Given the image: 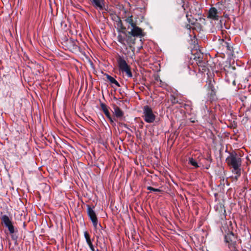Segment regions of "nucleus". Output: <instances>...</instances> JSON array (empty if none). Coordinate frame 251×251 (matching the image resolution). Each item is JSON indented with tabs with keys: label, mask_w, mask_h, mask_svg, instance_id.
Masks as SVG:
<instances>
[{
	"label": "nucleus",
	"mask_w": 251,
	"mask_h": 251,
	"mask_svg": "<svg viewBox=\"0 0 251 251\" xmlns=\"http://www.w3.org/2000/svg\"><path fill=\"white\" fill-rule=\"evenodd\" d=\"M0 219L1 224L7 228L9 236H8L9 251H15L16 237L14 235L15 229L12 221L6 215H2Z\"/></svg>",
	"instance_id": "f257e3e1"
},
{
	"label": "nucleus",
	"mask_w": 251,
	"mask_h": 251,
	"mask_svg": "<svg viewBox=\"0 0 251 251\" xmlns=\"http://www.w3.org/2000/svg\"><path fill=\"white\" fill-rule=\"evenodd\" d=\"M226 162L232 168V172L236 175L235 178L237 179L241 175L242 159L235 151L229 152V156L226 159Z\"/></svg>",
	"instance_id": "f03ea898"
},
{
	"label": "nucleus",
	"mask_w": 251,
	"mask_h": 251,
	"mask_svg": "<svg viewBox=\"0 0 251 251\" xmlns=\"http://www.w3.org/2000/svg\"><path fill=\"white\" fill-rule=\"evenodd\" d=\"M225 230L224 242L230 251L237 249L238 242L240 240L237 235L228 228Z\"/></svg>",
	"instance_id": "7ed1b4c3"
},
{
	"label": "nucleus",
	"mask_w": 251,
	"mask_h": 251,
	"mask_svg": "<svg viewBox=\"0 0 251 251\" xmlns=\"http://www.w3.org/2000/svg\"><path fill=\"white\" fill-rule=\"evenodd\" d=\"M125 21L128 23L131 26L130 30L128 31V33L132 36L139 37L141 38L145 35V33L143 31L141 28L138 26V21H134L132 19V15L129 16L125 19Z\"/></svg>",
	"instance_id": "20e7f679"
},
{
	"label": "nucleus",
	"mask_w": 251,
	"mask_h": 251,
	"mask_svg": "<svg viewBox=\"0 0 251 251\" xmlns=\"http://www.w3.org/2000/svg\"><path fill=\"white\" fill-rule=\"evenodd\" d=\"M117 61L119 71L123 73H126L128 77H132L133 75L131 71V67L127 64L124 57L123 55H119Z\"/></svg>",
	"instance_id": "39448f33"
},
{
	"label": "nucleus",
	"mask_w": 251,
	"mask_h": 251,
	"mask_svg": "<svg viewBox=\"0 0 251 251\" xmlns=\"http://www.w3.org/2000/svg\"><path fill=\"white\" fill-rule=\"evenodd\" d=\"M19 201H17L18 206H19L20 204L23 207L22 209L20 210H17V226H22L24 227L25 226V216H26V207L25 206L23 202L21 201V199H19Z\"/></svg>",
	"instance_id": "423d86ee"
},
{
	"label": "nucleus",
	"mask_w": 251,
	"mask_h": 251,
	"mask_svg": "<svg viewBox=\"0 0 251 251\" xmlns=\"http://www.w3.org/2000/svg\"><path fill=\"white\" fill-rule=\"evenodd\" d=\"M20 134L19 136V142H18V146L19 150L18 151V153L20 154V155H25L26 154L27 151L28 150V143H27V138L25 136H27V134H25V133H22Z\"/></svg>",
	"instance_id": "0eeeda50"
},
{
	"label": "nucleus",
	"mask_w": 251,
	"mask_h": 251,
	"mask_svg": "<svg viewBox=\"0 0 251 251\" xmlns=\"http://www.w3.org/2000/svg\"><path fill=\"white\" fill-rule=\"evenodd\" d=\"M143 118L144 121L147 123H152L155 119V115L153 114L151 107L146 105L144 106L143 108Z\"/></svg>",
	"instance_id": "6e6552de"
},
{
	"label": "nucleus",
	"mask_w": 251,
	"mask_h": 251,
	"mask_svg": "<svg viewBox=\"0 0 251 251\" xmlns=\"http://www.w3.org/2000/svg\"><path fill=\"white\" fill-rule=\"evenodd\" d=\"M207 89L208 92L207 94V97L206 98H208L212 102L216 101L217 100L216 95V91L211 80H210L207 84Z\"/></svg>",
	"instance_id": "1a4fd4ad"
},
{
	"label": "nucleus",
	"mask_w": 251,
	"mask_h": 251,
	"mask_svg": "<svg viewBox=\"0 0 251 251\" xmlns=\"http://www.w3.org/2000/svg\"><path fill=\"white\" fill-rule=\"evenodd\" d=\"M121 33L124 34L126 36V41L130 47H131V44H134L135 43V38L136 37L132 36V35L129 34L128 31H121Z\"/></svg>",
	"instance_id": "9d476101"
},
{
	"label": "nucleus",
	"mask_w": 251,
	"mask_h": 251,
	"mask_svg": "<svg viewBox=\"0 0 251 251\" xmlns=\"http://www.w3.org/2000/svg\"><path fill=\"white\" fill-rule=\"evenodd\" d=\"M113 108L114 111L113 112L114 116L120 120L124 118V112L118 106L115 104L113 105Z\"/></svg>",
	"instance_id": "9b49d317"
},
{
	"label": "nucleus",
	"mask_w": 251,
	"mask_h": 251,
	"mask_svg": "<svg viewBox=\"0 0 251 251\" xmlns=\"http://www.w3.org/2000/svg\"><path fill=\"white\" fill-rule=\"evenodd\" d=\"M218 14L217 9L214 7H211L209 9L207 18L214 20H218L219 17Z\"/></svg>",
	"instance_id": "f8f14e48"
},
{
	"label": "nucleus",
	"mask_w": 251,
	"mask_h": 251,
	"mask_svg": "<svg viewBox=\"0 0 251 251\" xmlns=\"http://www.w3.org/2000/svg\"><path fill=\"white\" fill-rule=\"evenodd\" d=\"M212 102L208 100V98L204 97L200 103V108L201 111L205 112V109H207V107H209L210 103Z\"/></svg>",
	"instance_id": "ddd939ff"
},
{
	"label": "nucleus",
	"mask_w": 251,
	"mask_h": 251,
	"mask_svg": "<svg viewBox=\"0 0 251 251\" xmlns=\"http://www.w3.org/2000/svg\"><path fill=\"white\" fill-rule=\"evenodd\" d=\"M93 5L99 10H103L105 9L104 2L103 0H91Z\"/></svg>",
	"instance_id": "4468645a"
},
{
	"label": "nucleus",
	"mask_w": 251,
	"mask_h": 251,
	"mask_svg": "<svg viewBox=\"0 0 251 251\" xmlns=\"http://www.w3.org/2000/svg\"><path fill=\"white\" fill-rule=\"evenodd\" d=\"M19 107H20V110L18 116L19 117L20 115H21V119L25 122L26 120V118L25 117V108L23 106L22 103L20 102V101L17 103V109L19 108Z\"/></svg>",
	"instance_id": "2eb2a0df"
},
{
	"label": "nucleus",
	"mask_w": 251,
	"mask_h": 251,
	"mask_svg": "<svg viewBox=\"0 0 251 251\" xmlns=\"http://www.w3.org/2000/svg\"><path fill=\"white\" fill-rule=\"evenodd\" d=\"M117 18L118 20L116 21V25L118 33H121V31H126V28L124 26L121 18L119 16H117Z\"/></svg>",
	"instance_id": "dca6fc26"
},
{
	"label": "nucleus",
	"mask_w": 251,
	"mask_h": 251,
	"mask_svg": "<svg viewBox=\"0 0 251 251\" xmlns=\"http://www.w3.org/2000/svg\"><path fill=\"white\" fill-rule=\"evenodd\" d=\"M100 106L101 110H102V111L103 112V113H104V114L105 115L107 118H109V117H111L108 110V107L105 104L100 101Z\"/></svg>",
	"instance_id": "f3484780"
},
{
	"label": "nucleus",
	"mask_w": 251,
	"mask_h": 251,
	"mask_svg": "<svg viewBox=\"0 0 251 251\" xmlns=\"http://www.w3.org/2000/svg\"><path fill=\"white\" fill-rule=\"evenodd\" d=\"M104 75L106 76L111 84H115L117 87H120V83L113 77L106 73L104 74Z\"/></svg>",
	"instance_id": "a211bd4d"
},
{
	"label": "nucleus",
	"mask_w": 251,
	"mask_h": 251,
	"mask_svg": "<svg viewBox=\"0 0 251 251\" xmlns=\"http://www.w3.org/2000/svg\"><path fill=\"white\" fill-rule=\"evenodd\" d=\"M94 207H91L89 205H87V213L89 218L97 216L96 213L94 210Z\"/></svg>",
	"instance_id": "6ab92c4d"
},
{
	"label": "nucleus",
	"mask_w": 251,
	"mask_h": 251,
	"mask_svg": "<svg viewBox=\"0 0 251 251\" xmlns=\"http://www.w3.org/2000/svg\"><path fill=\"white\" fill-rule=\"evenodd\" d=\"M84 236L85 239L87 244L89 247L90 245H93V242L94 241V238L91 239L90 235L88 231H85L84 232Z\"/></svg>",
	"instance_id": "aec40b11"
},
{
	"label": "nucleus",
	"mask_w": 251,
	"mask_h": 251,
	"mask_svg": "<svg viewBox=\"0 0 251 251\" xmlns=\"http://www.w3.org/2000/svg\"><path fill=\"white\" fill-rule=\"evenodd\" d=\"M204 112V116L207 117L209 119H213L214 117V114L212 110H211L209 107H207V109H205Z\"/></svg>",
	"instance_id": "412c9836"
},
{
	"label": "nucleus",
	"mask_w": 251,
	"mask_h": 251,
	"mask_svg": "<svg viewBox=\"0 0 251 251\" xmlns=\"http://www.w3.org/2000/svg\"><path fill=\"white\" fill-rule=\"evenodd\" d=\"M77 42L76 39H74L72 38H70V43L73 46V49L75 50L78 49L80 51L81 50V48L76 44V42Z\"/></svg>",
	"instance_id": "4be33fe9"
},
{
	"label": "nucleus",
	"mask_w": 251,
	"mask_h": 251,
	"mask_svg": "<svg viewBox=\"0 0 251 251\" xmlns=\"http://www.w3.org/2000/svg\"><path fill=\"white\" fill-rule=\"evenodd\" d=\"M189 163L193 166L195 168H198L200 166L197 161L195 160L193 157L189 158Z\"/></svg>",
	"instance_id": "5701e85b"
},
{
	"label": "nucleus",
	"mask_w": 251,
	"mask_h": 251,
	"mask_svg": "<svg viewBox=\"0 0 251 251\" xmlns=\"http://www.w3.org/2000/svg\"><path fill=\"white\" fill-rule=\"evenodd\" d=\"M126 36L124 35V36H123L121 34H119L117 36V40L121 44L126 45L125 43V41H126Z\"/></svg>",
	"instance_id": "b1692460"
},
{
	"label": "nucleus",
	"mask_w": 251,
	"mask_h": 251,
	"mask_svg": "<svg viewBox=\"0 0 251 251\" xmlns=\"http://www.w3.org/2000/svg\"><path fill=\"white\" fill-rule=\"evenodd\" d=\"M147 190H150V191L154 192H160L161 191L160 189L155 188L152 187L151 186H148L147 187Z\"/></svg>",
	"instance_id": "393cba45"
},
{
	"label": "nucleus",
	"mask_w": 251,
	"mask_h": 251,
	"mask_svg": "<svg viewBox=\"0 0 251 251\" xmlns=\"http://www.w3.org/2000/svg\"><path fill=\"white\" fill-rule=\"evenodd\" d=\"M110 123V124L113 126V127H115L116 126V120L115 119H113L112 118V117H109V118H108Z\"/></svg>",
	"instance_id": "a878e982"
},
{
	"label": "nucleus",
	"mask_w": 251,
	"mask_h": 251,
	"mask_svg": "<svg viewBox=\"0 0 251 251\" xmlns=\"http://www.w3.org/2000/svg\"><path fill=\"white\" fill-rule=\"evenodd\" d=\"M93 224V226H94V227L95 228V229H97L98 228V221H96V222H93L92 223ZM99 226L100 227L101 229H102V226H101L100 224H99Z\"/></svg>",
	"instance_id": "bb28decb"
},
{
	"label": "nucleus",
	"mask_w": 251,
	"mask_h": 251,
	"mask_svg": "<svg viewBox=\"0 0 251 251\" xmlns=\"http://www.w3.org/2000/svg\"><path fill=\"white\" fill-rule=\"evenodd\" d=\"M119 125L120 126H124V127L127 128L128 130H130L131 131H132L131 129L130 128H129V127H128L127 125L126 124L123 123L119 122Z\"/></svg>",
	"instance_id": "cd10ccee"
},
{
	"label": "nucleus",
	"mask_w": 251,
	"mask_h": 251,
	"mask_svg": "<svg viewBox=\"0 0 251 251\" xmlns=\"http://www.w3.org/2000/svg\"><path fill=\"white\" fill-rule=\"evenodd\" d=\"M205 159L206 160L207 163H209V164H211V163L212 161V159L211 158L210 155H208L206 158H205Z\"/></svg>",
	"instance_id": "c85d7f7f"
},
{
	"label": "nucleus",
	"mask_w": 251,
	"mask_h": 251,
	"mask_svg": "<svg viewBox=\"0 0 251 251\" xmlns=\"http://www.w3.org/2000/svg\"><path fill=\"white\" fill-rule=\"evenodd\" d=\"M225 44L227 49L229 50H231V48H232V47L230 46V44L227 42H226Z\"/></svg>",
	"instance_id": "c756f323"
},
{
	"label": "nucleus",
	"mask_w": 251,
	"mask_h": 251,
	"mask_svg": "<svg viewBox=\"0 0 251 251\" xmlns=\"http://www.w3.org/2000/svg\"><path fill=\"white\" fill-rule=\"evenodd\" d=\"M138 19H139V20H137V19L136 20L138 21V23L139 24V23H142L143 22V20L144 19V16L141 15L140 17Z\"/></svg>",
	"instance_id": "7c9ffc66"
},
{
	"label": "nucleus",
	"mask_w": 251,
	"mask_h": 251,
	"mask_svg": "<svg viewBox=\"0 0 251 251\" xmlns=\"http://www.w3.org/2000/svg\"><path fill=\"white\" fill-rule=\"evenodd\" d=\"M89 219L91 221L92 223H93V222L98 221L97 216L94 217L92 218H89Z\"/></svg>",
	"instance_id": "2f4dec72"
},
{
	"label": "nucleus",
	"mask_w": 251,
	"mask_h": 251,
	"mask_svg": "<svg viewBox=\"0 0 251 251\" xmlns=\"http://www.w3.org/2000/svg\"><path fill=\"white\" fill-rule=\"evenodd\" d=\"M189 121L190 122L192 123H195L197 120H196V118L195 117H191L189 119Z\"/></svg>",
	"instance_id": "473e14b6"
},
{
	"label": "nucleus",
	"mask_w": 251,
	"mask_h": 251,
	"mask_svg": "<svg viewBox=\"0 0 251 251\" xmlns=\"http://www.w3.org/2000/svg\"><path fill=\"white\" fill-rule=\"evenodd\" d=\"M89 247L91 251H98V250H97L96 251L95 250V247L93 244L90 245Z\"/></svg>",
	"instance_id": "72a5a7b5"
},
{
	"label": "nucleus",
	"mask_w": 251,
	"mask_h": 251,
	"mask_svg": "<svg viewBox=\"0 0 251 251\" xmlns=\"http://www.w3.org/2000/svg\"><path fill=\"white\" fill-rule=\"evenodd\" d=\"M139 41L141 42V46H140V47H138L139 50H140V49H141L143 48V47L142 46V45L143 44V41H142V40L141 39H140L139 40Z\"/></svg>",
	"instance_id": "f704fd0d"
},
{
	"label": "nucleus",
	"mask_w": 251,
	"mask_h": 251,
	"mask_svg": "<svg viewBox=\"0 0 251 251\" xmlns=\"http://www.w3.org/2000/svg\"><path fill=\"white\" fill-rule=\"evenodd\" d=\"M210 167V164H209V163H206V166H205V169H208Z\"/></svg>",
	"instance_id": "c9c22d12"
},
{
	"label": "nucleus",
	"mask_w": 251,
	"mask_h": 251,
	"mask_svg": "<svg viewBox=\"0 0 251 251\" xmlns=\"http://www.w3.org/2000/svg\"><path fill=\"white\" fill-rule=\"evenodd\" d=\"M155 80L157 81L159 80L160 82H162V81L160 79V78L158 76L155 78Z\"/></svg>",
	"instance_id": "e433bc0d"
},
{
	"label": "nucleus",
	"mask_w": 251,
	"mask_h": 251,
	"mask_svg": "<svg viewBox=\"0 0 251 251\" xmlns=\"http://www.w3.org/2000/svg\"><path fill=\"white\" fill-rule=\"evenodd\" d=\"M96 237L97 238V242H98V239L99 238V236H96Z\"/></svg>",
	"instance_id": "4c0bfd02"
},
{
	"label": "nucleus",
	"mask_w": 251,
	"mask_h": 251,
	"mask_svg": "<svg viewBox=\"0 0 251 251\" xmlns=\"http://www.w3.org/2000/svg\"><path fill=\"white\" fill-rule=\"evenodd\" d=\"M231 251H238V250H237V249H234L233 250Z\"/></svg>",
	"instance_id": "58836bf2"
},
{
	"label": "nucleus",
	"mask_w": 251,
	"mask_h": 251,
	"mask_svg": "<svg viewBox=\"0 0 251 251\" xmlns=\"http://www.w3.org/2000/svg\"><path fill=\"white\" fill-rule=\"evenodd\" d=\"M91 66L93 65V62L92 61H91Z\"/></svg>",
	"instance_id": "ea45409f"
},
{
	"label": "nucleus",
	"mask_w": 251,
	"mask_h": 251,
	"mask_svg": "<svg viewBox=\"0 0 251 251\" xmlns=\"http://www.w3.org/2000/svg\"><path fill=\"white\" fill-rule=\"evenodd\" d=\"M174 103H175L176 102V99L174 98V101H173Z\"/></svg>",
	"instance_id": "a19ab883"
},
{
	"label": "nucleus",
	"mask_w": 251,
	"mask_h": 251,
	"mask_svg": "<svg viewBox=\"0 0 251 251\" xmlns=\"http://www.w3.org/2000/svg\"><path fill=\"white\" fill-rule=\"evenodd\" d=\"M129 28H130V27H129V26H128V27H127V29H129Z\"/></svg>",
	"instance_id": "79ce46f5"
},
{
	"label": "nucleus",
	"mask_w": 251,
	"mask_h": 251,
	"mask_svg": "<svg viewBox=\"0 0 251 251\" xmlns=\"http://www.w3.org/2000/svg\"><path fill=\"white\" fill-rule=\"evenodd\" d=\"M14 26H15V27L16 28V24H15V23Z\"/></svg>",
	"instance_id": "37998d69"
},
{
	"label": "nucleus",
	"mask_w": 251,
	"mask_h": 251,
	"mask_svg": "<svg viewBox=\"0 0 251 251\" xmlns=\"http://www.w3.org/2000/svg\"><path fill=\"white\" fill-rule=\"evenodd\" d=\"M12 189L13 190H14V187H13L12 188Z\"/></svg>",
	"instance_id": "c03bdc74"
}]
</instances>
